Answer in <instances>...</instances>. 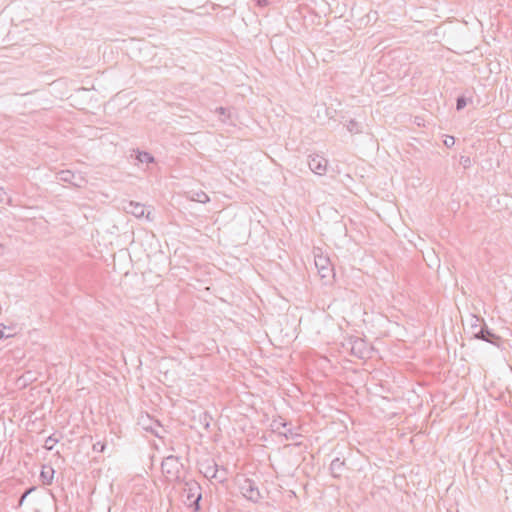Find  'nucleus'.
Masks as SVG:
<instances>
[{"mask_svg": "<svg viewBox=\"0 0 512 512\" xmlns=\"http://www.w3.org/2000/svg\"><path fill=\"white\" fill-rule=\"evenodd\" d=\"M315 267L322 279H329L334 276L330 259L323 254H315Z\"/></svg>", "mask_w": 512, "mask_h": 512, "instance_id": "7ed1b4c3", "label": "nucleus"}, {"mask_svg": "<svg viewBox=\"0 0 512 512\" xmlns=\"http://www.w3.org/2000/svg\"><path fill=\"white\" fill-rule=\"evenodd\" d=\"M56 178L60 182H67V183L73 184L74 186L81 187V183L73 181L75 178V175L70 170H62V171L58 172Z\"/></svg>", "mask_w": 512, "mask_h": 512, "instance_id": "6e6552de", "label": "nucleus"}, {"mask_svg": "<svg viewBox=\"0 0 512 512\" xmlns=\"http://www.w3.org/2000/svg\"><path fill=\"white\" fill-rule=\"evenodd\" d=\"M286 426L287 424L285 422H282V420H275L273 422L274 430L277 431L279 434L284 435L286 438H289L288 434L292 435V432L290 430H287Z\"/></svg>", "mask_w": 512, "mask_h": 512, "instance_id": "9d476101", "label": "nucleus"}, {"mask_svg": "<svg viewBox=\"0 0 512 512\" xmlns=\"http://www.w3.org/2000/svg\"><path fill=\"white\" fill-rule=\"evenodd\" d=\"M239 490L250 501L257 502L262 498L259 488L255 486V482H240Z\"/></svg>", "mask_w": 512, "mask_h": 512, "instance_id": "20e7f679", "label": "nucleus"}, {"mask_svg": "<svg viewBox=\"0 0 512 512\" xmlns=\"http://www.w3.org/2000/svg\"><path fill=\"white\" fill-rule=\"evenodd\" d=\"M475 338L495 344L499 338L493 334L486 325L482 326L478 332L475 333Z\"/></svg>", "mask_w": 512, "mask_h": 512, "instance_id": "0eeeda50", "label": "nucleus"}, {"mask_svg": "<svg viewBox=\"0 0 512 512\" xmlns=\"http://www.w3.org/2000/svg\"><path fill=\"white\" fill-rule=\"evenodd\" d=\"M6 326L4 325H1L0 326V339L4 338V337H12L14 336L15 334L14 333H11V332H6Z\"/></svg>", "mask_w": 512, "mask_h": 512, "instance_id": "f3484780", "label": "nucleus"}, {"mask_svg": "<svg viewBox=\"0 0 512 512\" xmlns=\"http://www.w3.org/2000/svg\"><path fill=\"white\" fill-rule=\"evenodd\" d=\"M255 1H256V5L261 8L266 7L269 4L268 0H255Z\"/></svg>", "mask_w": 512, "mask_h": 512, "instance_id": "5701e85b", "label": "nucleus"}, {"mask_svg": "<svg viewBox=\"0 0 512 512\" xmlns=\"http://www.w3.org/2000/svg\"><path fill=\"white\" fill-rule=\"evenodd\" d=\"M347 127V130L350 132V133H360L361 132V127L359 125L358 122H356L355 120H350L348 122V124L346 125Z\"/></svg>", "mask_w": 512, "mask_h": 512, "instance_id": "ddd939ff", "label": "nucleus"}, {"mask_svg": "<svg viewBox=\"0 0 512 512\" xmlns=\"http://www.w3.org/2000/svg\"><path fill=\"white\" fill-rule=\"evenodd\" d=\"M328 161L318 154L310 155L308 158V166L310 170L317 175H324L327 171Z\"/></svg>", "mask_w": 512, "mask_h": 512, "instance_id": "39448f33", "label": "nucleus"}, {"mask_svg": "<svg viewBox=\"0 0 512 512\" xmlns=\"http://www.w3.org/2000/svg\"><path fill=\"white\" fill-rule=\"evenodd\" d=\"M204 477L208 480L216 477V470L213 467H208L204 472Z\"/></svg>", "mask_w": 512, "mask_h": 512, "instance_id": "2eb2a0df", "label": "nucleus"}, {"mask_svg": "<svg viewBox=\"0 0 512 512\" xmlns=\"http://www.w3.org/2000/svg\"><path fill=\"white\" fill-rule=\"evenodd\" d=\"M454 143H455V140H454V137H452V136L447 137V138L445 139V141H444V144H445L447 147H451V146H453V145H454Z\"/></svg>", "mask_w": 512, "mask_h": 512, "instance_id": "4be33fe9", "label": "nucleus"}, {"mask_svg": "<svg viewBox=\"0 0 512 512\" xmlns=\"http://www.w3.org/2000/svg\"><path fill=\"white\" fill-rule=\"evenodd\" d=\"M123 209L125 210V212L130 213L137 218L145 216L146 212L145 205L134 201H128L123 203Z\"/></svg>", "mask_w": 512, "mask_h": 512, "instance_id": "423d86ee", "label": "nucleus"}, {"mask_svg": "<svg viewBox=\"0 0 512 512\" xmlns=\"http://www.w3.org/2000/svg\"><path fill=\"white\" fill-rule=\"evenodd\" d=\"M161 471L164 480H181L184 477L183 466L174 456L166 457L162 461Z\"/></svg>", "mask_w": 512, "mask_h": 512, "instance_id": "f257e3e1", "label": "nucleus"}, {"mask_svg": "<svg viewBox=\"0 0 512 512\" xmlns=\"http://www.w3.org/2000/svg\"><path fill=\"white\" fill-rule=\"evenodd\" d=\"M0 201L6 202V203L9 202V198H8L6 192L1 188H0Z\"/></svg>", "mask_w": 512, "mask_h": 512, "instance_id": "412c9836", "label": "nucleus"}, {"mask_svg": "<svg viewBox=\"0 0 512 512\" xmlns=\"http://www.w3.org/2000/svg\"><path fill=\"white\" fill-rule=\"evenodd\" d=\"M32 493V487L26 489V491L24 492V494L22 495L21 499H20V503L30 494Z\"/></svg>", "mask_w": 512, "mask_h": 512, "instance_id": "b1692460", "label": "nucleus"}, {"mask_svg": "<svg viewBox=\"0 0 512 512\" xmlns=\"http://www.w3.org/2000/svg\"><path fill=\"white\" fill-rule=\"evenodd\" d=\"M190 198L191 200L199 203H206L209 201L208 195L203 191L192 192Z\"/></svg>", "mask_w": 512, "mask_h": 512, "instance_id": "9b49d317", "label": "nucleus"}, {"mask_svg": "<svg viewBox=\"0 0 512 512\" xmlns=\"http://www.w3.org/2000/svg\"><path fill=\"white\" fill-rule=\"evenodd\" d=\"M185 487L183 488V497L184 503L193 507L195 511L199 510V501L202 498V494L200 492L201 487L199 482H184Z\"/></svg>", "mask_w": 512, "mask_h": 512, "instance_id": "f03ea898", "label": "nucleus"}, {"mask_svg": "<svg viewBox=\"0 0 512 512\" xmlns=\"http://www.w3.org/2000/svg\"><path fill=\"white\" fill-rule=\"evenodd\" d=\"M467 102L464 97H458L456 102V109L462 110L466 106Z\"/></svg>", "mask_w": 512, "mask_h": 512, "instance_id": "a211bd4d", "label": "nucleus"}, {"mask_svg": "<svg viewBox=\"0 0 512 512\" xmlns=\"http://www.w3.org/2000/svg\"><path fill=\"white\" fill-rule=\"evenodd\" d=\"M93 449H94V451H97V452H103L105 449V445L101 442H97L93 445Z\"/></svg>", "mask_w": 512, "mask_h": 512, "instance_id": "6ab92c4d", "label": "nucleus"}, {"mask_svg": "<svg viewBox=\"0 0 512 512\" xmlns=\"http://www.w3.org/2000/svg\"><path fill=\"white\" fill-rule=\"evenodd\" d=\"M344 468V461H341L339 458L334 459L330 464L331 474L334 478H339L342 476L341 471Z\"/></svg>", "mask_w": 512, "mask_h": 512, "instance_id": "1a4fd4ad", "label": "nucleus"}, {"mask_svg": "<svg viewBox=\"0 0 512 512\" xmlns=\"http://www.w3.org/2000/svg\"><path fill=\"white\" fill-rule=\"evenodd\" d=\"M53 474L54 471L51 467H43V470L41 471V477L43 478V480H48V477H49V474Z\"/></svg>", "mask_w": 512, "mask_h": 512, "instance_id": "dca6fc26", "label": "nucleus"}, {"mask_svg": "<svg viewBox=\"0 0 512 512\" xmlns=\"http://www.w3.org/2000/svg\"><path fill=\"white\" fill-rule=\"evenodd\" d=\"M216 111H217V112H219L221 116H223V117L221 118V120H222L223 122H225V121H226V113L228 112V111H227V109H226V108H223V107H219V108H217V109H216Z\"/></svg>", "mask_w": 512, "mask_h": 512, "instance_id": "aec40b11", "label": "nucleus"}, {"mask_svg": "<svg viewBox=\"0 0 512 512\" xmlns=\"http://www.w3.org/2000/svg\"><path fill=\"white\" fill-rule=\"evenodd\" d=\"M41 441H44V448L47 450H52L54 445L57 443V439L53 437H48L46 439H41Z\"/></svg>", "mask_w": 512, "mask_h": 512, "instance_id": "4468645a", "label": "nucleus"}, {"mask_svg": "<svg viewBox=\"0 0 512 512\" xmlns=\"http://www.w3.org/2000/svg\"><path fill=\"white\" fill-rule=\"evenodd\" d=\"M149 215H150V212H147V214H146V218H148V219H149Z\"/></svg>", "mask_w": 512, "mask_h": 512, "instance_id": "393cba45", "label": "nucleus"}, {"mask_svg": "<svg viewBox=\"0 0 512 512\" xmlns=\"http://www.w3.org/2000/svg\"><path fill=\"white\" fill-rule=\"evenodd\" d=\"M137 159L141 163H152L154 161L153 156L148 152H138Z\"/></svg>", "mask_w": 512, "mask_h": 512, "instance_id": "f8f14e48", "label": "nucleus"}]
</instances>
